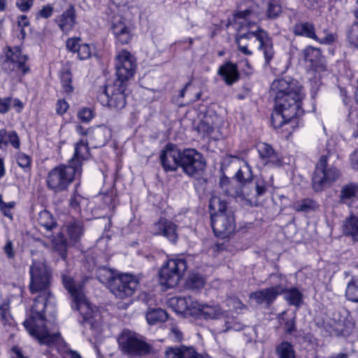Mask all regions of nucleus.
I'll list each match as a JSON object with an SVG mask.
<instances>
[{"label": "nucleus", "mask_w": 358, "mask_h": 358, "mask_svg": "<svg viewBox=\"0 0 358 358\" xmlns=\"http://www.w3.org/2000/svg\"><path fill=\"white\" fill-rule=\"evenodd\" d=\"M29 273L30 291L32 294H39L34 299L30 313L22 323L24 329L40 345L55 347L64 358L66 355L70 358H82L77 351L68 347L58 330L50 331L47 326L46 313L54 317L56 313L55 300L49 290L52 278L50 270L45 263L33 261Z\"/></svg>", "instance_id": "obj_1"}, {"label": "nucleus", "mask_w": 358, "mask_h": 358, "mask_svg": "<svg viewBox=\"0 0 358 358\" xmlns=\"http://www.w3.org/2000/svg\"><path fill=\"white\" fill-rule=\"evenodd\" d=\"M271 90L275 96V106L271 114L273 127L280 129L284 125H290L291 128H294L298 117L304 113L301 108L304 97L302 87L296 80L286 77L275 80Z\"/></svg>", "instance_id": "obj_2"}, {"label": "nucleus", "mask_w": 358, "mask_h": 358, "mask_svg": "<svg viewBox=\"0 0 358 358\" xmlns=\"http://www.w3.org/2000/svg\"><path fill=\"white\" fill-rule=\"evenodd\" d=\"M62 282L65 289L71 296L72 308L80 313L79 322L85 328H95L100 320V314L87 301L84 294L83 285L76 284L71 277L66 275H62Z\"/></svg>", "instance_id": "obj_3"}, {"label": "nucleus", "mask_w": 358, "mask_h": 358, "mask_svg": "<svg viewBox=\"0 0 358 358\" xmlns=\"http://www.w3.org/2000/svg\"><path fill=\"white\" fill-rule=\"evenodd\" d=\"M236 178L241 185V190L238 196L245 200L250 206H257L259 198L264 196L269 186L270 182H266L263 178H257L253 182V174L252 167L247 162L244 164L235 175Z\"/></svg>", "instance_id": "obj_4"}, {"label": "nucleus", "mask_w": 358, "mask_h": 358, "mask_svg": "<svg viewBox=\"0 0 358 358\" xmlns=\"http://www.w3.org/2000/svg\"><path fill=\"white\" fill-rule=\"evenodd\" d=\"M28 57L23 55L18 46L6 47L3 55L0 57L1 70L15 82H20L22 77L27 74L30 69L27 64Z\"/></svg>", "instance_id": "obj_5"}, {"label": "nucleus", "mask_w": 358, "mask_h": 358, "mask_svg": "<svg viewBox=\"0 0 358 358\" xmlns=\"http://www.w3.org/2000/svg\"><path fill=\"white\" fill-rule=\"evenodd\" d=\"M73 166L69 163L52 169L48 174L47 187L54 192H60L68 189L70 184L77 177H80L82 169L79 165Z\"/></svg>", "instance_id": "obj_6"}, {"label": "nucleus", "mask_w": 358, "mask_h": 358, "mask_svg": "<svg viewBox=\"0 0 358 358\" xmlns=\"http://www.w3.org/2000/svg\"><path fill=\"white\" fill-rule=\"evenodd\" d=\"M127 84L120 81H113L103 87L97 96L98 101L105 107L119 111L123 109L127 104V94L125 93Z\"/></svg>", "instance_id": "obj_7"}, {"label": "nucleus", "mask_w": 358, "mask_h": 358, "mask_svg": "<svg viewBox=\"0 0 358 358\" xmlns=\"http://www.w3.org/2000/svg\"><path fill=\"white\" fill-rule=\"evenodd\" d=\"M117 342L121 351L127 355L145 356L156 352L154 348L143 340V336L128 329L122 331Z\"/></svg>", "instance_id": "obj_8"}, {"label": "nucleus", "mask_w": 358, "mask_h": 358, "mask_svg": "<svg viewBox=\"0 0 358 358\" xmlns=\"http://www.w3.org/2000/svg\"><path fill=\"white\" fill-rule=\"evenodd\" d=\"M187 262L182 257L169 259L159 271L162 285L168 288L176 286L187 270Z\"/></svg>", "instance_id": "obj_9"}, {"label": "nucleus", "mask_w": 358, "mask_h": 358, "mask_svg": "<svg viewBox=\"0 0 358 358\" xmlns=\"http://www.w3.org/2000/svg\"><path fill=\"white\" fill-rule=\"evenodd\" d=\"M340 176L339 171L328 165V156L322 155L317 162L313 176V188L316 192L330 186Z\"/></svg>", "instance_id": "obj_10"}, {"label": "nucleus", "mask_w": 358, "mask_h": 358, "mask_svg": "<svg viewBox=\"0 0 358 358\" xmlns=\"http://www.w3.org/2000/svg\"><path fill=\"white\" fill-rule=\"evenodd\" d=\"M115 79L113 81L122 82L128 85L136 71L137 62L136 57L128 50H121L117 52L115 57Z\"/></svg>", "instance_id": "obj_11"}, {"label": "nucleus", "mask_w": 358, "mask_h": 358, "mask_svg": "<svg viewBox=\"0 0 358 358\" xmlns=\"http://www.w3.org/2000/svg\"><path fill=\"white\" fill-rule=\"evenodd\" d=\"M138 285L134 276L124 273L117 275L110 284V292L116 298L121 299L131 296Z\"/></svg>", "instance_id": "obj_12"}, {"label": "nucleus", "mask_w": 358, "mask_h": 358, "mask_svg": "<svg viewBox=\"0 0 358 358\" xmlns=\"http://www.w3.org/2000/svg\"><path fill=\"white\" fill-rule=\"evenodd\" d=\"M211 226L217 237L220 238L228 237L234 231L236 228L233 213H215L212 214Z\"/></svg>", "instance_id": "obj_13"}, {"label": "nucleus", "mask_w": 358, "mask_h": 358, "mask_svg": "<svg viewBox=\"0 0 358 358\" xmlns=\"http://www.w3.org/2000/svg\"><path fill=\"white\" fill-rule=\"evenodd\" d=\"M202 155L195 149H185L181 152L180 167L187 175L194 176L205 167Z\"/></svg>", "instance_id": "obj_14"}, {"label": "nucleus", "mask_w": 358, "mask_h": 358, "mask_svg": "<svg viewBox=\"0 0 358 358\" xmlns=\"http://www.w3.org/2000/svg\"><path fill=\"white\" fill-rule=\"evenodd\" d=\"M253 37L259 42V49L263 52L265 64L268 65L273 57L274 50L271 39L265 31L257 28L255 31L239 34L236 40L241 42L243 39L250 40Z\"/></svg>", "instance_id": "obj_15"}, {"label": "nucleus", "mask_w": 358, "mask_h": 358, "mask_svg": "<svg viewBox=\"0 0 358 358\" xmlns=\"http://www.w3.org/2000/svg\"><path fill=\"white\" fill-rule=\"evenodd\" d=\"M271 279L274 285L250 293V299L259 305L264 304L266 307H269L278 296L282 294L284 290L281 285H278V282H275V279L271 278Z\"/></svg>", "instance_id": "obj_16"}, {"label": "nucleus", "mask_w": 358, "mask_h": 358, "mask_svg": "<svg viewBox=\"0 0 358 358\" xmlns=\"http://www.w3.org/2000/svg\"><path fill=\"white\" fill-rule=\"evenodd\" d=\"M178 226L171 220L161 217L150 227V232L154 236L166 238L172 243H176L178 239Z\"/></svg>", "instance_id": "obj_17"}, {"label": "nucleus", "mask_w": 358, "mask_h": 358, "mask_svg": "<svg viewBox=\"0 0 358 358\" xmlns=\"http://www.w3.org/2000/svg\"><path fill=\"white\" fill-rule=\"evenodd\" d=\"M181 151L175 145L168 144L160 154V161L166 171H174L180 166Z\"/></svg>", "instance_id": "obj_18"}, {"label": "nucleus", "mask_w": 358, "mask_h": 358, "mask_svg": "<svg viewBox=\"0 0 358 358\" xmlns=\"http://www.w3.org/2000/svg\"><path fill=\"white\" fill-rule=\"evenodd\" d=\"M271 278L275 279V282H278V285H281L284 288L282 294H285L284 298L289 306H294L296 308L301 306L303 301V294L299 288L295 287L287 288L284 283L285 278L280 274H272Z\"/></svg>", "instance_id": "obj_19"}, {"label": "nucleus", "mask_w": 358, "mask_h": 358, "mask_svg": "<svg viewBox=\"0 0 358 358\" xmlns=\"http://www.w3.org/2000/svg\"><path fill=\"white\" fill-rule=\"evenodd\" d=\"M111 29L117 43L125 45L131 40V29L126 24L124 19L122 17L115 18Z\"/></svg>", "instance_id": "obj_20"}, {"label": "nucleus", "mask_w": 358, "mask_h": 358, "mask_svg": "<svg viewBox=\"0 0 358 358\" xmlns=\"http://www.w3.org/2000/svg\"><path fill=\"white\" fill-rule=\"evenodd\" d=\"M193 317L205 320H218L222 317L225 312L217 305L201 304L197 303Z\"/></svg>", "instance_id": "obj_21"}, {"label": "nucleus", "mask_w": 358, "mask_h": 358, "mask_svg": "<svg viewBox=\"0 0 358 358\" xmlns=\"http://www.w3.org/2000/svg\"><path fill=\"white\" fill-rule=\"evenodd\" d=\"M164 353L166 358H210L208 355L199 354L194 348L185 345L169 347Z\"/></svg>", "instance_id": "obj_22"}, {"label": "nucleus", "mask_w": 358, "mask_h": 358, "mask_svg": "<svg viewBox=\"0 0 358 358\" xmlns=\"http://www.w3.org/2000/svg\"><path fill=\"white\" fill-rule=\"evenodd\" d=\"M10 309L8 302L3 301L0 305V327L4 331L13 335L16 329V323Z\"/></svg>", "instance_id": "obj_23"}, {"label": "nucleus", "mask_w": 358, "mask_h": 358, "mask_svg": "<svg viewBox=\"0 0 358 358\" xmlns=\"http://www.w3.org/2000/svg\"><path fill=\"white\" fill-rule=\"evenodd\" d=\"M355 327V322L352 317H345L338 321H333L330 324L331 329L329 332L331 336H348L352 331Z\"/></svg>", "instance_id": "obj_24"}, {"label": "nucleus", "mask_w": 358, "mask_h": 358, "mask_svg": "<svg viewBox=\"0 0 358 358\" xmlns=\"http://www.w3.org/2000/svg\"><path fill=\"white\" fill-rule=\"evenodd\" d=\"M217 74L220 76L227 85H232L240 78L237 65L230 62L220 66Z\"/></svg>", "instance_id": "obj_25"}, {"label": "nucleus", "mask_w": 358, "mask_h": 358, "mask_svg": "<svg viewBox=\"0 0 358 358\" xmlns=\"http://www.w3.org/2000/svg\"><path fill=\"white\" fill-rule=\"evenodd\" d=\"M90 156V148L86 140L81 139L75 144L73 157L69 161V164L73 166H78L82 169L83 162L87 159Z\"/></svg>", "instance_id": "obj_26"}, {"label": "nucleus", "mask_w": 358, "mask_h": 358, "mask_svg": "<svg viewBox=\"0 0 358 358\" xmlns=\"http://www.w3.org/2000/svg\"><path fill=\"white\" fill-rule=\"evenodd\" d=\"M55 21L59 29L64 33H68L73 29L76 24V11L73 6L63 12L57 16Z\"/></svg>", "instance_id": "obj_27"}, {"label": "nucleus", "mask_w": 358, "mask_h": 358, "mask_svg": "<svg viewBox=\"0 0 358 358\" xmlns=\"http://www.w3.org/2000/svg\"><path fill=\"white\" fill-rule=\"evenodd\" d=\"M257 150L260 157L266 160V164L270 163L275 166L282 164L281 159L270 145L266 143H259Z\"/></svg>", "instance_id": "obj_28"}, {"label": "nucleus", "mask_w": 358, "mask_h": 358, "mask_svg": "<svg viewBox=\"0 0 358 358\" xmlns=\"http://www.w3.org/2000/svg\"><path fill=\"white\" fill-rule=\"evenodd\" d=\"M172 300L176 303V310L177 312L193 317V312H195L194 309L196 308L198 301L194 300L189 296L176 297Z\"/></svg>", "instance_id": "obj_29"}, {"label": "nucleus", "mask_w": 358, "mask_h": 358, "mask_svg": "<svg viewBox=\"0 0 358 358\" xmlns=\"http://www.w3.org/2000/svg\"><path fill=\"white\" fill-rule=\"evenodd\" d=\"M10 143L14 148L20 147V138L15 131H8L6 129H0V150H5Z\"/></svg>", "instance_id": "obj_30"}, {"label": "nucleus", "mask_w": 358, "mask_h": 358, "mask_svg": "<svg viewBox=\"0 0 358 358\" xmlns=\"http://www.w3.org/2000/svg\"><path fill=\"white\" fill-rule=\"evenodd\" d=\"M257 18L256 13L250 9L237 12L233 16L234 21L241 27H251Z\"/></svg>", "instance_id": "obj_31"}, {"label": "nucleus", "mask_w": 358, "mask_h": 358, "mask_svg": "<svg viewBox=\"0 0 358 358\" xmlns=\"http://www.w3.org/2000/svg\"><path fill=\"white\" fill-rule=\"evenodd\" d=\"M358 195V185L350 182L344 185L341 189L339 200L344 204L350 205V203L355 200Z\"/></svg>", "instance_id": "obj_32"}, {"label": "nucleus", "mask_w": 358, "mask_h": 358, "mask_svg": "<svg viewBox=\"0 0 358 358\" xmlns=\"http://www.w3.org/2000/svg\"><path fill=\"white\" fill-rule=\"evenodd\" d=\"M302 55L306 62H309L312 67L317 68L322 62L321 50L309 45L302 50Z\"/></svg>", "instance_id": "obj_33"}, {"label": "nucleus", "mask_w": 358, "mask_h": 358, "mask_svg": "<svg viewBox=\"0 0 358 358\" xmlns=\"http://www.w3.org/2000/svg\"><path fill=\"white\" fill-rule=\"evenodd\" d=\"M293 32L296 36H304L317 41L318 38L315 32V26L310 22H299L293 27Z\"/></svg>", "instance_id": "obj_34"}, {"label": "nucleus", "mask_w": 358, "mask_h": 358, "mask_svg": "<svg viewBox=\"0 0 358 358\" xmlns=\"http://www.w3.org/2000/svg\"><path fill=\"white\" fill-rule=\"evenodd\" d=\"M343 234L358 241V215L351 214L345 219L343 225Z\"/></svg>", "instance_id": "obj_35"}, {"label": "nucleus", "mask_w": 358, "mask_h": 358, "mask_svg": "<svg viewBox=\"0 0 358 358\" xmlns=\"http://www.w3.org/2000/svg\"><path fill=\"white\" fill-rule=\"evenodd\" d=\"M145 317L148 323L154 325L165 322L167 320L168 314L162 308H152L147 312Z\"/></svg>", "instance_id": "obj_36"}, {"label": "nucleus", "mask_w": 358, "mask_h": 358, "mask_svg": "<svg viewBox=\"0 0 358 358\" xmlns=\"http://www.w3.org/2000/svg\"><path fill=\"white\" fill-rule=\"evenodd\" d=\"M64 227V230L72 241H77L79 239L84 232L83 223L78 220L71 222Z\"/></svg>", "instance_id": "obj_37"}, {"label": "nucleus", "mask_w": 358, "mask_h": 358, "mask_svg": "<svg viewBox=\"0 0 358 358\" xmlns=\"http://www.w3.org/2000/svg\"><path fill=\"white\" fill-rule=\"evenodd\" d=\"M275 355L277 358H296L293 345L287 341L276 346Z\"/></svg>", "instance_id": "obj_38"}, {"label": "nucleus", "mask_w": 358, "mask_h": 358, "mask_svg": "<svg viewBox=\"0 0 358 358\" xmlns=\"http://www.w3.org/2000/svg\"><path fill=\"white\" fill-rule=\"evenodd\" d=\"M317 208L315 201L310 199L296 201L292 203V208L297 212L308 213Z\"/></svg>", "instance_id": "obj_39"}, {"label": "nucleus", "mask_w": 358, "mask_h": 358, "mask_svg": "<svg viewBox=\"0 0 358 358\" xmlns=\"http://www.w3.org/2000/svg\"><path fill=\"white\" fill-rule=\"evenodd\" d=\"M118 274H115L113 271L105 267L100 268L98 271L97 278L103 284H106L109 289L112 281L117 278Z\"/></svg>", "instance_id": "obj_40"}, {"label": "nucleus", "mask_w": 358, "mask_h": 358, "mask_svg": "<svg viewBox=\"0 0 358 358\" xmlns=\"http://www.w3.org/2000/svg\"><path fill=\"white\" fill-rule=\"evenodd\" d=\"M88 200L79 194L77 192L73 194L69 200V207L75 212L80 211L81 208L86 206Z\"/></svg>", "instance_id": "obj_41"}, {"label": "nucleus", "mask_w": 358, "mask_h": 358, "mask_svg": "<svg viewBox=\"0 0 358 358\" xmlns=\"http://www.w3.org/2000/svg\"><path fill=\"white\" fill-rule=\"evenodd\" d=\"M345 296L349 301L358 302V278H353L348 282Z\"/></svg>", "instance_id": "obj_42"}, {"label": "nucleus", "mask_w": 358, "mask_h": 358, "mask_svg": "<svg viewBox=\"0 0 358 358\" xmlns=\"http://www.w3.org/2000/svg\"><path fill=\"white\" fill-rule=\"evenodd\" d=\"M282 12L280 0H268L266 15L269 18H276Z\"/></svg>", "instance_id": "obj_43"}, {"label": "nucleus", "mask_w": 358, "mask_h": 358, "mask_svg": "<svg viewBox=\"0 0 358 358\" xmlns=\"http://www.w3.org/2000/svg\"><path fill=\"white\" fill-rule=\"evenodd\" d=\"M60 80L62 88L67 94L73 91L72 85V74L69 70H65L60 73Z\"/></svg>", "instance_id": "obj_44"}, {"label": "nucleus", "mask_w": 358, "mask_h": 358, "mask_svg": "<svg viewBox=\"0 0 358 358\" xmlns=\"http://www.w3.org/2000/svg\"><path fill=\"white\" fill-rule=\"evenodd\" d=\"M39 224L47 230H52L55 227L51 214L47 210L40 213L38 217Z\"/></svg>", "instance_id": "obj_45"}, {"label": "nucleus", "mask_w": 358, "mask_h": 358, "mask_svg": "<svg viewBox=\"0 0 358 358\" xmlns=\"http://www.w3.org/2000/svg\"><path fill=\"white\" fill-rule=\"evenodd\" d=\"M16 161L20 167L24 171H28L31 169L32 159L28 155L18 152L16 154Z\"/></svg>", "instance_id": "obj_46"}, {"label": "nucleus", "mask_w": 358, "mask_h": 358, "mask_svg": "<svg viewBox=\"0 0 358 358\" xmlns=\"http://www.w3.org/2000/svg\"><path fill=\"white\" fill-rule=\"evenodd\" d=\"M347 38L350 45L358 48V21L354 22L348 29Z\"/></svg>", "instance_id": "obj_47"}, {"label": "nucleus", "mask_w": 358, "mask_h": 358, "mask_svg": "<svg viewBox=\"0 0 358 358\" xmlns=\"http://www.w3.org/2000/svg\"><path fill=\"white\" fill-rule=\"evenodd\" d=\"M204 279L199 274L191 275L187 281V286L192 289H199L203 287Z\"/></svg>", "instance_id": "obj_48"}, {"label": "nucleus", "mask_w": 358, "mask_h": 358, "mask_svg": "<svg viewBox=\"0 0 358 358\" xmlns=\"http://www.w3.org/2000/svg\"><path fill=\"white\" fill-rule=\"evenodd\" d=\"M54 13V7L48 3L43 5L36 13V19H48Z\"/></svg>", "instance_id": "obj_49"}, {"label": "nucleus", "mask_w": 358, "mask_h": 358, "mask_svg": "<svg viewBox=\"0 0 358 358\" xmlns=\"http://www.w3.org/2000/svg\"><path fill=\"white\" fill-rule=\"evenodd\" d=\"M210 207L217 210L216 213H227L231 212V210H227L226 202L221 201L218 198H213L210 200Z\"/></svg>", "instance_id": "obj_50"}, {"label": "nucleus", "mask_w": 358, "mask_h": 358, "mask_svg": "<svg viewBox=\"0 0 358 358\" xmlns=\"http://www.w3.org/2000/svg\"><path fill=\"white\" fill-rule=\"evenodd\" d=\"M76 53L79 59L85 60L91 57L92 48L87 43H81Z\"/></svg>", "instance_id": "obj_51"}, {"label": "nucleus", "mask_w": 358, "mask_h": 358, "mask_svg": "<svg viewBox=\"0 0 358 358\" xmlns=\"http://www.w3.org/2000/svg\"><path fill=\"white\" fill-rule=\"evenodd\" d=\"M94 116V111L90 108H83L78 113V118L83 122H90Z\"/></svg>", "instance_id": "obj_52"}, {"label": "nucleus", "mask_w": 358, "mask_h": 358, "mask_svg": "<svg viewBox=\"0 0 358 358\" xmlns=\"http://www.w3.org/2000/svg\"><path fill=\"white\" fill-rule=\"evenodd\" d=\"M15 203L14 201L5 203L3 201H1L0 203V210L3 215L10 219H13V215L10 212V210L14 208Z\"/></svg>", "instance_id": "obj_53"}, {"label": "nucleus", "mask_w": 358, "mask_h": 358, "mask_svg": "<svg viewBox=\"0 0 358 358\" xmlns=\"http://www.w3.org/2000/svg\"><path fill=\"white\" fill-rule=\"evenodd\" d=\"M12 104V97H0V113L6 114L10 109Z\"/></svg>", "instance_id": "obj_54"}, {"label": "nucleus", "mask_w": 358, "mask_h": 358, "mask_svg": "<svg viewBox=\"0 0 358 358\" xmlns=\"http://www.w3.org/2000/svg\"><path fill=\"white\" fill-rule=\"evenodd\" d=\"M79 42H80V38H69L66 43V48L72 52H77L80 45H81V43H80Z\"/></svg>", "instance_id": "obj_55"}, {"label": "nucleus", "mask_w": 358, "mask_h": 358, "mask_svg": "<svg viewBox=\"0 0 358 358\" xmlns=\"http://www.w3.org/2000/svg\"><path fill=\"white\" fill-rule=\"evenodd\" d=\"M3 252L8 259H13L15 257L14 245L10 240H8L3 246Z\"/></svg>", "instance_id": "obj_56"}, {"label": "nucleus", "mask_w": 358, "mask_h": 358, "mask_svg": "<svg viewBox=\"0 0 358 358\" xmlns=\"http://www.w3.org/2000/svg\"><path fill=\"white\" fill-rule=\"evenodd\" d=\"M69 105L64 99H58L56 103V112L58 115H64L69 109Z\"/></svg>", "instance_id": "obj_57"}, {"label": "nucleus", "mask_w": 358, "mask_h": 358, "mask_svg": "<svg viewBox=\"0 0 358 358\" xmlns=\"http://www.w3.org/2000/svg\"><path fill=\"white\" fill-rule=\"evenodd\" d=\"M198 130L202 132L203 135H209L213 131L214 128L213 125L207 122L206 120H202L198 126Z\"/></svg>", "instance_id": "obj_58"}, {"label": "nucleus", "mask_w": 358, "mask_h": 358, "mask_svg": "<svg viewBox=\"0 0 358 358\" xmlns=\"http://www.w3.org/2000/svg\"><path fill=\"white\" fill-rule=\"evenodd\" d=\"M169 337L175 342H179L182 339V333L177 327H173L170 329Z\"/></svg>", "instance_id": "obj_59"}, {"label": "nucleus", "mask_w": 358, "mask_h": 358, "mask_svg": "<svg viewBox=\"0 0 358 358\" xmlns=\"http://www.w3.org/2000/svg\"><path fill=\"white\" fill-rule=\"evenodd\" d=\"M34 0H17L16 6L22 12L28 11L32 6Z\"/></svg>", "instance_id": "obj_60"}, {"label": "nucleus", "mask_w": 358, "mask_h": 358, "mask_svg": "<svg viewBox=\"0 0 358 358\" xmlns=\"http://www.w3.org/2000/svg\"><path fill=\"white\" fill-rule=\"evenodd\" d=\"M348 118L351 123L357 125L358 129V110L357 108L352 109L351 106L350 107ZM354 136L357 137L358 134H355Z\"/></svg>", "instance_id": "obj_61"}, {"label": "nucleus", "mask_w": 358, "mask_h": 358, "mask_svg": "<svg viewBox=\"0 0 358 358\" xmlns=\"http://www.w3.org/2000/svg\"><path fill=\"white\" fill-rule=\"evenodd\" d=\"M239 64L241 66L242 71H243V73L245 75L249 76L252 73L253 68L251 66V64H250L248 59H243V60L240 61Z\"/></svg>", "instance_id": "obj_62"}, {"label": "nucleus", "mask_w": 358, "mask_h": 358, "mask_svg": "<svg viewBox=\"0 0 358 358\" xmlns=\"http://www.w3.org/2000/svg\"><path fill=\"white\" fill-rule=\"evenodd\" d=\"M29 24V21L26 15H20L17 18V25L21 28V33L23 37L25 35L24 28Z\"/></svg>", "instance_id": "obj_63"}, {"label": "nucleus", "mask_w": 358, "mask_h": 358, "mask_svg": "<svg viewBox=\"0 0 358 358\" xmlns=\"http://www.w3.org/2000/svg\"><path fill=\"white\" fill-rule=\"evenodd\" d=\"M285 329L287 333L292 334L296 331L294 317L287 320L284 323Z\"/></svg>", "instance_id": "obj_64"}]
</instances>
